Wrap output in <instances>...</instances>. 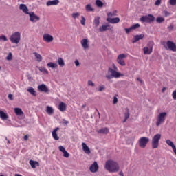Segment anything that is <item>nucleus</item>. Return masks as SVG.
Instances as JSON below:
<instances>
[{"mask_svg":"<svg viewBox=\"0 0 176 176\" xmlns=\"http://www.w3.org/2000/svg\"><path fill=\"white\" fill-rule=\"evenodd\" d=\"M58 3H60L59 0H52V1H48L46 3L47 6H56Z\"/></svg>","mask_w":176,"mask_h":176,"instance_id":"nucleus-21","label":"nucleus"},{"mask_svg":"<svg viewBox=\"0 0 176 176\" xmlns=\"http://www.w3.org/2000/svg\"><path fill=\"white\" fill-rule=\"evenodd\" d=\"M86 12H94V8L91 6V4H87L85 6Z\"/></svg>","mask_w":176,"mask_h":176,"instance_id":"nucleus-35","label":"nucleus"},{"mask_svg":"<svg viewBox=\"0 0 176 176\" xmlns=\"http://www.w3.org/2000/svg\"><path fill=\"white\" fill-rule=\"evenodd\" d=\"M38 91H41L43 93H47L49 91V88L45 84H41L37 87Z\"/></svg>","mask_w":176,"mask_h":176,"instance_id":"nucleus-15","label":"nucleus"},{"mask_svg":"<svg viewBox=\"0 0 176 176\" xmlns=\"http://www.w3.org/2000/svg\"><path fill=\"white\" fill-rule=\"evenodd\" d=\"M164 21V18L162 16H158L156 19V22L158 23V24H160Z\"/></svg>","mask_w":176,"mask_h":176,"instance_id":"nucleus-38","label":"nucleus"},{"mask_svg":"<svg viewBox=\"0 0 176 176\" xmlns=\"http://www.w3.org/2000/svg\"><path fill=\"white\" fill-rule=\"evenodd\" d=\"M118 103V98L116 96L113 97V104H117Z\"/></svg>","mask_w":176,"mask_h":176,"instance_id":"nucleus-56","label":"nucleus"},{"mask_svg":"<svg viewBox=\"0 0 176 176\" xmlns=\"http://www.w3.org/2000/svg\"><path fill=\"white\" fill-rule=\"evenodd\" d=\"M58 109H59L60 112H65V111H67V104L63 102H60L58 104Z\"/></svg>","mask_w":176,"mask_h":176,"instance_id":"nucleus-18","label":"nucleus"},{"mask_svg":"<svg viewBox=\"0 0 176 176\" xmlns=\"http://www.w3.org/2000/svg\"><path fill=\"white\" fill-rule=\"evenodd\" d=\"M59 151H60V152H62L63 153L65 152V148H64V146H59Z\"/></svg>","mask_w":176,"mask_h":176,"instance_id":"nucleus-47","label":"nucleus"},{"mask_svg":"<svg viewBox=\"0 0 176 176\" xmlns=\"http://www.w3.org/2000/svg\"><path fill=\"white\" fill-rule=\"evenodd\" d=\"M168 3H170V5H171V6H175L176 0H169Z\"/></svg>","mask_w":176,"mask_h":176,"instance_id":"nucleus-45","label":"nucleus"},{"mask_svg":"<svg viewBox=\"0 0 176 176\" xmlns=\"http://www.w3.org/2000/svg\"><path fill=\"white\" fill-rule=\"evenodd\" d=\"M144 34H139V35H135L133 36V43H135V42H138V41H141V39H144Z\"/></svg>","mask_w":176,"mask_h":176,"instance_id":"nucleus-19","label":"nucleus"},{"mask_svg":"<svg viewBox=\"0 0 176 176\" xmlns=\"http://www.w3.org/2000/svg\"><path fill=\"white\" fill-rule=\"evenodd\" d=\"M62 122L65 126H67V124H68V123H69V122L67 121L65 119H63L62 120Z\"/></svg>","mask_w":176,"mask_h":176,"instance_id":"nucleus-55","label":"nucleus"},{"mask_svg":"<svg viewBox=\"0 0 176 176\" xmlns=\"http://www.w3.org/2000/svg\"><path fill=\"white\" fill-rule=\"evenodd\" d=\"M113 68L109 67L108 69V74L106 75L107 79H112V78H120V76H123V74L119 73L118 71V67L115 65V64L113 65Z\"/></svg>","mask_w":176,"mask_h":176,"instance_id":"nucleus-2","label":"nucleus"},{"mask_svg":"<svg viewBox=\"0 0 176 176\" xmlns=\"http://www.w3.org/2000/svg\"><path fill=\"white\" fill-rule=\"evenodd\" d=\"M28 14L29 15L30 21H31V23H38V21H39V20H41V17H39V16L35 14V12H30Z\"/></svg>","mask_w":176,"mask_h":176,"instance_id":"nucleus-10","label":"nucleus"},{"mask_svg":"<svg viewBox=\"0 0 176 176\" xmlns=\"http://www.w3.org/2000/svg\"><path fill=\"white\" fill-rule=\"evenodd\" d=\"M6 60H8V61L13 60V54H12V52L8 53V55L6 56Z\"/></svg>","mask_w":176,"mask_h":176,"instance_id":"nucleus-41","label":"nucleus"},{"mask_svg":"<svg viewBox=\"0 0 176 176\" xmlns=\"http://www.w3.org/2000/svg\"><path fill=\"white\" fill-rule=\"evenodd\" d=\"M104 168L109 173H118L120 168L119 164L113 160L107 161Z\"/></svg>","mask_w":176,"mask_h":176,"instance_id":"nucleus-1","label":"nucleus"},{"mask_svg":"<svg viewBox=\"0 0 176 176\" xmlns=\"http://www.w3.org/2000/svg\"><path fill=\"white\" fill-rule=\"evenodd\" d=\"M161 45H163L166 50H171V52H176V45L171 41H162Z\"/></svg>","mask_w":176,"mask_h":176,"instance_id":"nucleus-6","label":"nucleus"},{"mask_svg":"<svg viewBox=\"0 0 176 176\" xmlns=\"http://www.w3.org/2000/svg\"><path fill=\"white\" fill-rule=\"evenodd\" d=\"M29 163L32 168H35L36 166H39V162L36 161L30 160Z\"/></svg>","mask_w":176,"mask_h":176,"instance_id":"nucleus-32","label":"nucleus"},{"mask_svg":"<svg viewBox=\"0 0 176 176\" xmlns=\"http://www.w3.org/2000/svg\"><path fill=\"white\" fill-rule=\"evenodd\" d=\"M14 111L15 113V115H16V116H23V115H24L23 110H21V109L19 107L14 108Z\"/></svg>","mask_w":176,"mask_h":176,"instance_id":"nucleus-23","label":"nucleus"},{"mask_svg":"<svg viewBox=\"0 0 176 176\" xmlns=\"http://www.w3.org/2000/svg\"><path fill=\"white\" fill-rule=\"evenodd\" d=\"M124 30L126 32V34H129L130 32L133 31V29H131V27H130L129 28H125Z\"/></svg>","mask_w":176,"mask_h":176,"instance_id":"nucleus-48","label":"nucleus"},{"mask_svg":"<svg viewBox=\"0 0 176 176\" xmlns=\"http://www.w3.org/2000/svg\"><path fill=\"white\" fill-rule=\"evenodd\" d=\"M166 144H167L168 146H170V148H172L173 151V153H175V155H176V146H175V144H174V142H173L171 140L168 139L166 140Z\"/></svg>","mask_w":176,"mask_h":176,"instance_id":"nucleus-16","label":"nucleus"},{"mask_svg":"<svg viewBox=\"0 0 176 176\" xmlns=\"http://www.w3.org/2000/svg\"><path fill=\"white\" fill-rule=\"evenodd\" d=\"M54 38H53V36L49 34H45L43 35V40L44 42H46L47 43H50L53 42V40Z\"/></svg>","mask_w":176,"mask_h":176,"instance_id":"nucleus-12","label":"nucleus"},{"mask_svg":"<svg viewBox=\"0 0 176 176\" xmlns=\"http://www.w3.org/2000/svg\"><path fill=\"white\" fill-rule=\"evenodd\" d=\"M94 25H95V27H98V25H100V16H95Z\"/></svg>","mask_w":176,"mask_h":176,"instance_id":"nucleus-33","label":"nucleus"},{"mask_svg":"<svg viewBox=\"0 0 176 176\" xmlns=\"http://www.w3.org/2000/svg\"><path fill=\"white\" fill-rule=\"evenodd\" d=\"M162 140V134L157 133L153 135L151 140V146L153 149H157L159 148V142Z\"/></svg>","mask_w":176,"mask_h":176,"instance_id":"nucleus-4","label":"nucleus"},{"mask_svg":"<svg viewBox=\"0 0 176 176\" xmlns=\"http://www.w3.org/2000/svg\"><path fill=\"white\" fill-rule=\"evenodd\" d=\"M82 151L85 152V153H87V155L90 154V148H89V146H87V144H86V143H82Z\"/></svg>","mask_w":176,"mask_h":176,"instance_id":"nucleus-24","label":"nucleus"},{"mask_svg":"<svg viewBox=\"0 0 176 176\" xmlns=\"http://www.w3.org/2000/svg\"><path fill=\"white\" fill-rule=\"evenodd\" d=\"M58 63L60 67H64L65 65V63L64 62V60L62 58H58Z\"/></svg>","mask_w":176,"mask_h":176,"instance_id":"nucleus-36","label":"nucleus"},{"mask_svg":"<svg viewBox=\"0 0 176 176\" xmlns=\"http://www.w3.org/2000/svg\"><path fill=\"white\" fill-rule=\"evenodd\" d=\"M74 64H75L76 67H79V65H80V63H79V60L78 59H76L74 60Z\"/></svg>","mask_w":176,"mask_h":176,"instance_id":"nucleus-49","label":"nucleus"},{"mask_svg":"<svg viewBox=\"0 0 176 176\" xmlns=\"http://www.w3.org/2000/svg\"><path fill=\"white\" fill-rule=\"evenodd\" d=\"M9 39L11 43L17 45L20 43V41H21V33H20V32H14L10 36Z\"/></svg>","mask_w":176,"mask_h":176,"instance_id":"nucleus-3","label":"nucleus"},{"mask_svg":"<svg viewBox=\"0 0 176 176\" xmlns=\"http://www.w3.org/2000/svg\"><path fill=\"white\" fill-rule=\"evenodd\" d=\"M63 156L64 157H69V153L67 152V151H65L64 153H63Z\"/></svg>","mask_w":176,"mask_h":176,"instance_id":"nucleus-54","label":"nucleus"},{"mask_svg":"<svg viewBox=\"0 0 176 176\" xmlns=\"http://www.w3.org/2000/svg\"><path fill=\"white\" fill-rule=\"evenodd\" d=\"M8 118H9L8 113H5L2 110H0V118L1 120H7Z\"/></svg>","mask_w":176,"mask_h":176,"instance_id":"nucleus-25","label":"nucleus"},{"mask_svg":"<svg viewBox=\"0 0 176 176\" xmlns=\"http://www.w3.org/2000/svg\"><path fill=\"white\" fill-rule=\"evenodd\" d=\"M140 20L142 23H153V21H155V16L152 14L143 16L140 19Z\"/></svg>","mask_w":176,"mask_h":176,"instance_id":"nucleus-7","label":"nucleus"},{"mask_svg":"<svg viewBox=\"0 0 176 176\" xmlns=\"http://www.w3.org/2000/svg\"><path fill=\"white\" fill-rule=\"evenodd\" d=\"M27 91H28V93H30L32 96H34V97L36 96V91H35V89L32 88V87H29L27 89Z\"/></svg>","mask_w":176,"mask_h":176,"instance_id":"nucleus-29","label":"nucleus"},{"mask_svg":"<svg viewBox=\"0 0 176 176\" xmlns=\"http://www.w3.org/2000/svg\"><path fill=\"white\" fill-rule=\"evenodd\" d=\"M137 80H138V82H140V83H144V81H142V80H141V78H137Z\"/></svg>","mask_w":176,"mask_h":176,"instance_id":"nucleus-60","label":"nucleus"},{"mask_svg":"<svg viewBox=\"0 0 176 176\" xmlns=\"http://www.w3.org/2000/svg\"><path fill=\"white\" fill-rule=\"evenodd\" d=\"M149 142L148 138L142 137L139 139V146L143 149L146 147L148 143Z\"/></svg>","mask_w":176,"mask_h":176,"instance_id":"nucleus-8","label":"nucleus"},{"mask_svg":"<svg viewBox=\"0 0 176 176\" xmlns=\"http://www.w3.org/2000/svg\"><path fill=\"white\" fill-rule=\"evenodd\" d=\"M172 97L173 100H176V89L173 91L172 93Z\"/></svg>","mask_w":176,"mask_h":176,"instance_id":"nucleus-51","label":"nucleus"},{"mask_svg":"<svg viewBox=\"0 0 176 176\" xmlns=\"http://www.w3.org/2000/svg\"><path fill=\"white\" fill-rule=\"evenodd\" d=\"M119 174L120 176H124V175L123 174V171H120Z\"/></svg>","mask_w":176,"mask_h":176,"instance_id":"nucleus-61","label":"nucleus"},{"mask_svg":"<svg viewBox=\"0 0 176 176\" xmlns=\"http://www.w3.org/2000/svg\"><path fill=\"white\" fill-rule=\"evenodd\" d=\"M124 120L123 121V123H126V122H127V119H129L130 118V113H129V111H127L125 113H124Z\"/></svg>","mask_w":176,"mask_h":176,"instance_id":"nucleus-39","label":"nucleus"},{"mask_svg":"<svg viewBox=\"0 0 176 176\" xmlns=\"http://www.w3.org/2000/svg\"><path fill=\"white\" fill-rule=\"evenodd\" d=\"M47 66L48 67V68H58V65H57V63H54L52 62H50L47 64Z\"/></svg>","mask_w":176,"mask_h":176,"instance_id":"nucleus-31","label":"nucleus"},{"mask_svg":"<svg viewBox=\"0 0 176 176\" xmlns=\"http://www.w3.org/2000/svg\"><path fill=\"white\" fill-rule=\"evenodd\" d=\"M19 10H22L23 13L25 14H28L30 13V10H28V7L25 4H20Z\"/></svg>","mask_w":176,"mask_h":176,"instance_id":"nucleus-17","label":"nucleus"},{"mask_svg":"<svg viewBox=\"0 0 176 176\" xmlns=\"http://www.w3.org/2000/svg\"><path fill=\"white\" fill-rule=\"evenodd\" d=\"M8 42V37L5 35L0 36V41Z\"/></svg>","mask_w":176,"mask_h":176,"instance_id":"nucleus-42","label":"nucleus"},{"mask_svg":"<svg viewBox=\"0 0 176 176\" xmlns=\"http://www.w3.org/2000/svg\"><path fill=\"white\" fill-rule=\"evenodd\" d=\"M80 44L84 50H87L89 49V39L83 38L81 40Z\"/></svg>","mask_w":176,"mask_h":176,"instance_id":"nucleus-14","label":"nucleus"},{"mask_svg":"<svg viewBox=\"0 0 176 176\" xmlns=\"http://www.w3.org/2000/svg\"><path fill=\"white\" fill-rule=\"evenodd\" d=\"M111 26L109 25H103L99 28L100 32H104V31H107L110 30Z\"/></svg>","mask_w":176,"mask_h":176,"instance_id":"nucleus-26","label":"nucleus"},{"mask_svg":"<svg viewBox=\"0 0 176 176\" xmlns=\"http://www.w3.org/2000/svg\"><path fill=\"white\" fill-rule=\"evenodd\" d=\"M166 118H167V113L166 112L160 113L156 119L155 126L160 127L166 122Z\"/></svg>","mask_w":176,"mask_h":176,"instance_id":"nucleus-5","label":"nucleus"},{"mask_svg":"<svg viewBox=\"0 0 176 176\" xmlns=\"http://www.w3.org/2000/svg\"><path fill=\"white\" fill-rule=\"evenodd\" d=\"M8 98L9 100H10L11 101H13V95L12 94H8Z\"/></svg>","mask_w":176,"mask_h":176,"instance_id":"nucleus-57","label":"nucleus"},{"mask_svg":"<svg viewBox=\"0 0 176 176\" xmlns=\"http://www.w3.org/2000/svg\"><path fill=\"white\" fill-rule=\"evenodd\" d=\"M79 16H80V13L79 12H74L72 14V16L73 19H74V20L78 19Z\"/></svg>","mask_w":176,"mask_h":176,"instance_id":"nucleus-40","label":"nucleus"},{"mask_svg":"<svg viewBox=\"0 0 176 176\" xmlns=\"http://www.w3.org/2000/svg\"><path fill=\"white\" fill-rule=\"evenodd\" d=\"M80 24L82 25H85L86 24V19L83 16H81Z\"/></svg>","mask_w":176,"mask_h":176,"instance_id":"nucleus-43","label":"nucleus"},{"mask_svg":"<svg viewBox=\"0 0 176 176\" xmlns=\"http://www.w3.org/2000/svg\"><path fill=\"white\" fill-rule=\"evenodd\" d=\"M140 23H135V25H133L131 26V28L133 30H137V28H140Z\"/></svg>","mask_w":176,"mask_h":176,"instance_id":"nucleus-44","label":"nucleus"},{"mask_svg":"<svg viewBox=\"0 0 176 176\" xmlns=\"http://www.w3.org/2000/svg\"><path fill=\"white\" fill-rule=\"evenodd\" d=\"M33 54L35 56L36 59L38 63H41V61H42L43 58L41 54H38V52H34Z\"/></svg>","mask_w":176,"mask_h":176,"instance_id":"nucleus-30","label":"nucleus"},{"mask_svg":"<svg viewBox=\"0 0 176 176\" xmlns=\"http://www.w3.org/2000/svg\"><path fill=\"white\" fill-rule=\"evenodd\" d=\"M8 144H10V141L8 140Z\"/></svg>","mask_w":176,"mask_h":176,"instance_id":"nucleus-63","label":"nucleus"},{"mask_svg":"<svg viewBox=\"0 0 176 176\" xmlns=\"http://www.w3.org/2000/svg\"><path fill=\"white\" fill-rule=\"evenodd\" d=\"M100 168V166H98V164L97 162H94L89 167V171L91 173H97L98 171V169Z\"/></svg>","mask_w":176,"mask_h":176,"instance_id":"nucleus-13","label":"nucleus"},{"mask_svg":"<svg viewBox=\"0 0 176 176\" xmlns=\"http://www.w3.org/2000/svg\"><path fill=\"white\" fill-rule=\"evenodd\" d=\"M58 130H60V128L56 127L52 131V137L54 140H56V141H58V140H60V138L58 137V135H57V131H58Z\"/></svg>","mask_w":176,"mask_h":176,"instance_id":"nucleus-20","label":"nucleus"},{"mask_svg":"<svg viewBox=\"0 0 176 176\" xmlns=\"http://www.w3.org/2000/svg\"><path fill=\"white\" fill-rule=\"evenodd\" d=\"M153 50V43L150 42L143 48L144 54H151Z\"/></svg>","mask_w":176,"mask_h":176,"instance_id":"nucleus-9","label":"nucleus"},{"mask_svg":"<svg viewBox=\"0 0 176 176\" xmlns=\"http://www.w3.org/2000/svg\"><path fill=\"white\" fill-rule=\"evenodd\" d=\"M127 56L124 54H121L117 57V63L122 67H124L126 65V62H124V58H126Z\"/></svg>","mask_w":176,"mask_h":176,"instance_id":"nucleus-11","label":"nucleus"},{"mask_svg":"<svg viewBox=\"0 0 176 176\" xmlns=\"http://www.w3.org/2000/svg\"><path fill=\"white\" fill-rule=\"evenodd\" d=\"M107 21L109 23H111V24H118V23L120 21V19L119 17L110 18V19H107Z\"/></svg>","mask_w":176,"mask_h":176,"instance_id":"nucleus-22","label":"nucleus"},{"mask_svg":"<svg viewBox=\"0 0 176 176\" xmlns=\"http://www.w3.org/2000/svg\"><path fill=\"white\" fill-rule=\"evenodd\" d=\"M1 67H0V69H1Z\"/></svg>","mask_w":176,"mask_h":176,"instance_id":"nucleus-64","label":"nucleus"},{"mask_svg":"<svg viewBox=\"0 0 176 176\" xmlns=\"http://www.w3.org/2000/svg\"><path fill=\"white\" fill-rule=\"evenodd\" d=\"M173 28H174V27L173 25H170L168 27V30H169V31H171V30H173Z\"/></svg>","mask_w":176,"mask_h":176,"instance_id":"nucleus-59","label":"nucleus"},{"mask_svg":"<svg viewBox=\"0 0 176 176\" xmlns=\"http://www.w3.org/2000/svg\"><path fill=\"white\" fill-rule=\"evenodd\" d=\"M97 133H98V134H108V133H109V129L108 128H102L101 129L98 130Z\"/></svg>","mask_w":176,"mask_h":176,"instance_id":"nucleus-27","label":"nucleus"},{"mask_svg":"<svg viewBox=\"0 0 176 176\" xmlns=\"http://www.w3.org/2000/svg\"><path fill=\"white\" fill-rule=\"evenodd\" d=\"M88 86H91L92 87H94V86H95V84L91 80H88Z\"/></svg>","mask_w":176,"mask_h":176,"instance_id":"nucleus-50","label":"nucleus"},{"mask_svg":"<svg viewBox=\"0 0 176 176\" xmlns=\"http://www.w3.org/2000/svg\"><path fill=\"white\" fill-rule=\"evenodd\" d=\"M96 5L98 8H102V6H104V3H102L101 0H96Z\"/></svg>","mask_w":176,"mask_h":176,"instance_id":"nucleus-37","label":"nucleus"},{"mask_svg":"<svg viewBox=\"0 0 176 176\" xmlns=\"http://www.w3.org/2000/svg\"><path fill=\"white\" fill-rule=\"evenodd\" d=\"M46 112L50 116L53 115V113H54V109H53V107H52L50 106H47Z\"/></svg>","mask_w":176,"mask_h":176,"instance_id":"nucleus-28","label":"nucleus"},{"mask_svg":"<svg viewBox=\"0 0 176 176\" xmlns=\"http://www.w3.org/2000/svg\"><path fill=\"white\" fill-rule=\"evenodd\" d=\"M38 69L40 72H43V74H49V71H47V69H46L43 66L38 67Z\"/></svg>","mask_w":176,"mask_h":176,"instance_id":"nucleus-34","label":"nucleus"},{"mask_svg":"<svg viewBox=\"0 0 176 176\" xmlns=\"http://www.w3.org/2000/svg\"><path fill=\"white\" fill-rule=\"evenodd\" d=\"M164 14L165 17H168V16H170V12H168V11L164 10Z\"/></svg>","mask_w":176,"mask_h":176,"instance_id":"nucleus-53","label":"nucleus"},{"mask_svg":"<svg viewBox=\"0 0 176 176\" xmlns=\"http://www.w3.org/2000/svg\"><path fill=\"white\" fill-rule=\"evenodd\" d=\"M162 3V0H157L155 3V6H159Z\"/></svg>","mask_w":176,"mask_h":176,"instance_id":"nucleus-52","label":"nucleus"},{"mask_svg":"<svg viewBox=\"0 0 176 176\" xmlns=\"http://www.w3.org/2000/svg\"><path fill=\"white\" fill-rule=\"evenodd\" d=\"M105 90V85H100L98 87V91H104Z\"/></svg>","mask_w":176,"mask_h":176,"instance_id":"nucleus-46","label":"nucleus"},{"mask_svg":"<svg viewBox=\"0 0 176 176\" xmlns=\"http://www.w3.org/2000/svg\"><path fill=\"white\" fill-rule=\"evenodd\" d=\"M23 140L24 141H27V140H28V135H26L23 137Z\"/></svg>","mask_w":176,"mask_h":176,"instance_id":"nucleus-58","label":"nucleus"},{"mask_svg":"<svg viewBox=\"0 0 176 176\" xmlns=\"http://www.w3.org/2000/svg\"><path fill=\"white\" fill-rule=\"evenodd\" d=\"M162 93H164L166 91V87H163L162 89Z\"/></svg>","mask_w":176,"mask_h":176,"instance_id":"nucleus-62","label":"nucleus"}]
</instances>
